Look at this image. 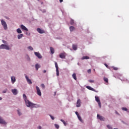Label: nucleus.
Instances as JSON below:
<instances>
[{
    "label": "nucleus",
    "mask_w": 129,
    "mask_h": 129,
    "mask_svg": "<svg viewBox=\"0 0 129 129\" xmlns=\"http://www.w3.org/2000/svg\"><path fill=\"white\" fill-rule=\"evenodd\" d=\"M23 98L27 107H34V106H35V104H33L27 99V96H26V94H23Z\"/></svg>",
    "instance_id": "1"
},
{
    "label": "nucleus",
    "mask_w": 129,
    "mask_h": 129,
    "mask_svg": "<svg viewBox=\"0 0 129 129\" xmlns=\"http://www.w3.org/2000/svg\"><path fill=\"white\" fill-rule=\"evenodd\" d=\"M95 100L97 102L100 108H101V102H100V99H99V97L97 96H95Z\"/></svg>",
    "instance_id": "2"
},
{
    "label": "nucleus",
    "mask_w": 129,
    "mask_h": 129,
    "mask_svg": "<svg viewBox=\"0 0 129 129\" xmlns=\"http://www.w3.org/2000/svg\"><path fill=\"white\" fill-rule=\"evenodd\" d=\"M2 49H5L6 50H10V47L9 45H7L6 44H2L0 45V50Z\"/></svg>",
    "instance_id": "3"
},
{
    "label": "nucleus",
    "mask_w": 129,
    "mask_h": 129,
    "mask_svg": "<svg viewBox=\"0 0 129 129\" xmlns=\"http://www.w3.org/2000/svg\"><path fill=\"white\" fill-rule=\"evenodd\" d=\"M2 25L3 26L4 30H7L8 29V26L7 25V23H6V21H4V20H2L1 21Z\"/></svg>",
    "instance_id": "4"
},
{
    "label": "nucleus",
    "mask_w": 129,
    "mask_h": 129,
    "mask_svg": "<svg viewBox=\"0 0 129 129\" xmlns=\"http://www.w3.org/2000/svg\"><path fill=\"white\" fill-rule=\"evenodd\" d=\"M55 67L56 68V76H59V67H58V63L57 62H54Z\"/></svg>",
    "instance_id": "5"
},
{
    "label": "nucleus",
    "mask_w": 129,
    "mask_h": 129,
    "mask_svg": "<svg viewBox=\"0 0 129 129\" xmlns=\"http://www.w3.org/2000/svg\"><path fill=\"white\" fill-rule=\"evenodd\" d=\"M36 88L37 94H38V95H39V96H42V92H41V90L40 89L39 87L36 86Z\"/></svg>",
    "instance_id": "6"
},
{
    "label": "nucleus",
    "mask_w": 129,
    "mask_h": 129,
    "mask_svg": "<svg viewBox=\"0 0 129 129\" xmlns=\"http://www.w3.org/2000/svg\"><path fill=\"white\" fill-rule=\"evenodd\" d=\"M34 54L35 56L37 57V58H38L39 59H42V55H41V54H40V53H39V52H35Z\"/></svg>",
    "instance_id": "7"
},
{
    "label": "nucleus",
    "mask_w": 129,
    "mask_h": 129,
    "mask_svg": "<svg viewBox=\"0 0 129 129\" xmlns=\"http://www.w3.org/2000/svg\"><path fill=\"white\" fill-rule=\"evenodd\" d=\"M77 107H80L81 106V100L80 99H79L77 101Z\"/></svg>",
    "instance_id": "8"
},
{
    "label": "nucleus",
    "mask_w": 129,
    "mask_h": 129,
    "mask_svg": "<svg viewBox=\"0 0 129 129\" xmlns=\"http://www.w3.org/2000/svg\"><path fill=\"white\" fill-rule=\"evenodd\" d=\"M97 117L98 119H100V120H101L102 121H104V117H102V116H100L99 114H97Z\"/></svg>",
    "instance_id": "9"
},
{
    "label": "nucleus",
    "mask_w": 129,
    "mask_h": 129,
    "mask_svg": "<svg viewBox=\"0 0 129 129\" xmlns=\"http://www.w3.org/2000/svg\"><path fill=\"white\" fill-rule=\"evenodd\" d=\"M37 31L39 34H44V33H45V31L42 30L41 28H37Z\"/></svg>",
    "instance_id": "10"
},
{
    "label": "nucleus",
    "mask_w": 129,
    "mask_h": 129,
    "mask_svg": "<svg viewBox=\"0 0 129 129\" xmlns=\"http://www.w3.org/2000/svg\"><path fill=\"white\" fill-rule=\"evenodd\" d=\"M25 78L28 84H32V81L31 80V79H29V77H28V76H26Z\"/></svg>",
    "instance_id": "11"
},
{
    "label": "nucleus",
    "mask_w": 129,
    "mask_h": 129,
    "mask_svg": "<svg viewBox=\"0 0 129 129\" xmlns=\"http://www.w3.org/2000/svg\"><path fill=\"white\" fill-rule=\"evenodd\" d=\"M12 92L14 95H17V94H18V90H17V89H12Z\"/></svg>",
    "instance_id": "12"
},
{
    "label": "nucleus",
    "mask_w": 129,
    "mask_h": 129,
    "mask_svg": "<svg viewBox=\"0 0 129 129\" xmlns=\"http://www.w3.org/2000/svg\"><path fill=\"white\" fill-rule=\"evenodd\" d=\"M21 29L23 30L24 31H29V30H28V28H27L25 26H24V25H21L20 26Z\"/></svg>",
    "instance_id": "13"
},
{
    "label": "nucleus",
    "mask_w": 129,
    "mask_h": 129,
    "mask_svg": "<svg viewBox=\"0 0 129 129\" xmlns=\"http://www.w3.org/2000/svg\"><path fill=\"white\" fill-rule=\"evenodd\" d=\"M59 57L61 59H65L66 56L65 55V53H61L59 54Z\"/></svg>",
    "instance_id": "14"
},
{
    "label": "nucleus",
    "mask_w": 129,
    "mask_h": 129,
    "mask_svg": "<svg viewBox=\"0 0 129 129\" xmlns=\"http://www.w3.org/2000/svg\"><path fill=\"white\" fill-rule=\"evenodd\" d=\"M11 82L12 84H14L16 82V77H11Z\"/></svg>",
    "instance_id": "15"
},
{
    "label": "nucleus",
    "mask_w": 129,
    "mask_h": 129,
    "mask_svg": "<svg viewBox=\"0 0 129 129\" xmlns=\"http://www.w3.org/2000/svg\"><path fill=\"white\" fill-rule=\"evenodd\" d=\"M35 67L36 70L38 71V70H39V68H40L41 66H40V64H39L38 63H36L35 66Z\"/></svg>",
    "instance_id": "16"
},
{
    "label": "nucleus",
    "mask_w": 129,
    "mask_h": 129,
    "mask_svg": "<svg viewBox=\"0 0 129 129\" xmlns=\"http://www.w3.org/2000/svg\"><path fill=\"white\" fill-rule=\"evenodd\" d=\"M86 88L89 89V90H91L92 91H95V90H94V89H93V88H92L90 86H87L86 87Z\"/></svg>",
    "instance_id": "17"
},
{
    "label": "nucleus",
    "mask_w": 129,
    "mask_h": 129,
    "mask_svg": "<svg viewBox=\"0 0 129 129\" xmlns=\"http://www.w3.org/2000/svg\"><path fill=\"white\" fill-rule=\"evenodd\" d=\"M0 123H2L3 124H7V122H6L2 118L0 117Z\"/></svg>",
    "instance_id": "18"
},
{
    "label": "nucleus",
    "mask_w": 129,
    "mask_h": 129,
    "mask_svg": "<svg viewBox=\"0 0 129 129\" xmlns=\"http://www.w3.org/2000/svg\"><path fill=\"white\" fill-rule=\"evenodd\" d=\"M50 50L51 54H54V53H55V49H54V48L50 47Z\"/></svg>",
    "instance_id": "19"
},
{
    "label": "nucleus",
    "mask_w": 129,
    "mask_h": 129,
    "mask_svg": "<svg viewBox=\"0 0 129 129\" xmlns=\"http://www.w3.org/2000/svg\"><path fill=\"white\" fill-rule=\"evenodd\" d=\"M89 57L88 56H83L82 58H81V60H87L88 59H89Z\"/></svg>",
    "instance_id": "20"
},
{
    "label": "nucleus",
    "mask_w": 129,
    "mask_h": 129,
    "mask_svg": "<svg viewBox=\"0 0 129 129\" xmlns=\"http://www.w3.org/2000/svg\"><path fill=\"white\" fill-rule=\"evenodd\" d=\"M73 50H75V51H76V50H77V45L75 44H73Z\"/></svg>",
    "instance_id": "21"
},
{
    "label": "nucleus",
    "mask_w": 129,
    "mask_h": 129,
    "mask_svg": "<svg viewBox=\"0 0 129 129\" xmlns=\"http://www.w3.org/2000/svg\"><path fill=\"white\" fill-rule=\"evenodd\" d=\"M70 30L71 32H73V31L75 30V27H74V26H71L70 27Z\"/></svg>",
    "instance_id": "22"
},
{
    "label": "nucleus",
    "mask_w": 129,
    "mask_h": 129,
    "mask_svg": "<svg viewBox=\"0 0 129 129\" xmlns=\"http://www.w3.org/2000/svg\"><path fill=\"white\" fill-rule=\"evenodd\" d=\"M72 77L74 78V79H75V80H77V78L76 77V73H74L72 75Z\"/></svg>",
    "instance_id": "23"
},
{
    "label": "nucleus",
    "mask_w": 129,
    "mask_h": 129,
    "mask_svg": "<svg viewBox=\"0 0 129 129\" xmlns=\"http://www.w3.org/2000/svg\"><path fill=\"white\" fill-rule=\"evenodd\" d=\"M23 36H24L23 35V34H19L17 37H18V39H21V38H23Z\"/></svg>",
    "instance_id": "24"
},
{
    "label": "nucleus",
    "mask_w": 129,
    "mask_h": 129,
    "mask_svg": "<svg viewBox=\"0 0 129 129\" xmlns=\"http://www.w3.org/2000/svg\"><path fill=\"white\" fill-rule=\"evenodd\" d=\"M17 32L18 34H22V30L20 28L17 29Z\"/></svg>",
    "instance_id": "25"
},
{
    "label": "nucleus",
    "mask_w": 129,
    "mask_h": 129,
    "mask_svg": "<svg viewBox=\"0 0 129 129\" xmlns=\"http://www.w3.org/2000/svg\"><path fill=\"white\" fill-rule=\"evenodd\" d=\"M104 81H105V82H106V83H108V79H107V78H104Z\"/></svg>",
    "instance_id": "26"
},
{
    "label": "nucleus",
    "mask_w": 129,
    "mask_h": 129,
    "mask_svg": "<svg viewBox=\"0 0 129 129\" xmlns=\"http://www.w3.org/2000/svg\"><path fill=\"white\" fill-rule=\"evenodd\" d=\"M60 121L62 122L63 124H64L65 126H66L67 123H66V122H65L64 120L61 119Z\"/></svg>",
    "instance_id": "27"
},
{
    "label": "nucleus",
    "mask_w": 129,
    "mask_h": 129,
    "mask_svg": "<svg viewBox=\"0 0 129 129\" xmlns=\"http://www.w3.org/2000/svg\"><path fill=\"white\" fill-rule=\"evenodd\" d=\"M78 118H79V120H80V121H81V122H83V120H82V118H81L80 115L78 116Z\"/></svg>",
    "instance_id": "28"
},
{
    "label": "nucleus",
    "mask_w": 129,
    "mask_h": 129,
    "mask_svg": "<svg viewBox=\"0 0 129 129\" xmlns=\"http://www.w3.org/2000/svg\"><path fill=\"white\" fill-rule=\"evenodd\" d=\"M70 24H71V25L73 26V25H74V20H71V21H70Z\"/></svg>",
    "instance_id": "29"
},
{
    "label": "nucleus",
    "mask_w": 129,
    "mask_h": 129,
    "mask_svg": "<svg viewBox=\"0 0 129 129\" xmlns=\"http://www.w3.org/2000/svg\"><path fill=\"white\" fill-rule=\"evenodd\" d=\"M28 49H29V50H30V51H33V50H34V49L33 48V47L32 46H29L28 47Z\"/></svg>",
    "instance_id": "30"
},
{
    "label": "nucleus",
    "mask_w": 129,
    "mask_h": 129,
    "mask_svg": "<svg viewBox=\"0 0 129 129\" xmlns=\"http://www.w3.org/2000/svg\"><path fill=\"white\" fill-rule=\"evenodd\" d=\"M112 68L113 69V70L117 71L118 70V68L114 67H112Z\"/></svg>",
    "instance_id": "31"
},
{
    "label": "nucleus",
    "mask_w": 129,
    "mask_h": 129,
    "mask_svg": "<svg viewBox=\"0 0 129 129\" xmlns=\"http://www.w3.org/2000/svg\"><path fill=\"white\" fill-rule=\"evenodd\" d=\"M54 126H55V127L56 128H57V129L59 128V125H58V124H54Z\"/></svg>",
    "instance_id": "32"
},
{
    "label": "nucleus",
    "mask_w": 129,
    "mask_h": 129,
    "mask_svg": "<svg viewBox=\"0 0 129 129\" xmlns=\"http://www.w3.org/2000/svg\"><path fill=\"white\" fill-rule=\"evenodd\" d=\"M107 127L108 129H112V127H111V126H110V125H107Z\"/></svg>",
    "instance_id": "33"
},
{
    "label": "nucleus",
    "mask_w": 129,
    "mask_h": 129,
    "mask_svg": "<svg viewBox=\"0 0 129 129\" xmlns=\"http://www.w3.org/2000/svg\"><path fill=\"white\" fill-rule=\"evenodd\" d=\"M122 109L123 110H124V111H127V108H125V107H122Z\"/></svg>",
    "instance_id": "34"
},
{
    "label": "nucleus",
    "mask_w": 129,
    "mask_h": 129,
    "mask_svg": "<svg viewBox=\"0 0 129 129\" xmlns=\"http://www.w3.org/2000/svg\"><path fill=\"white\" fill-rule=\"evenodd\" d=\"M41 86L42 88H43V89H45V85L44 84H42L41 85Z\"/></svg>",
    "instance_id": "35"
},
{
    "label": "nucleus",
    "mask_w": 129,
    "mask_h": 129,
    "mask_svg": "<svg viewBox=\"0 0 129 129\" xmlns=\"http://www.w3.org/2000/svg\"><path fill=\"white\" fill-rule=\"evenodd\" d=\"M89 82L90 83H93V82H94V80H89Z\"/></svg>",
    "instance_id": "36"
},
{
    "label": "nucleus",
    "mask_w": 129,
    "mask_h": 129,
    "mask_svg": "<svg viewBox=\"0 0 129 129\" xmlns=\"http://www.w3.org/2000/svg\"><path fill=\"white\" fill-rule=\"evenodd\" d=\"M50 116L51 119H52V120H54V119H55V118L53 116L50 115Z\"/></svg>",
    "instance_id": "37"
},
{
    "label": "nucleus",
    "mask_w": 129,
    "mask_h": 129,
    "mask_svg": "<svg viewBox=\"0 0 129 129\" xmlns=\"http://www.w3.org/2000/svg\"><path fill=\"white\" fill-rule=\"evenodd\" d=\"M18 113L19 114V115H21L22 114V113H21V112H20V110H18Z\"/></svg>",
    "instance_id": "38"
},
{
    "label": "nucleus",
    "mask_w": 129,
    "mask_h": 129,
    "mask_svg": "<svg viewBox=\"0 0 129 129\" xmlns=\"http://www.w3.org/2000/svg\"><path fill=\"white\" fill-rule=\"evenodd\" d=\"M87 72L88 73H91V69L88 70Z\"/></svg>",
    "instance_id": "39"
},
{
    "label": "nucleus",
    "mask_w": 129,
    "mask_h": 129,
    "mask_svg": "<svg viewBox=\"0 0 129 129\" xmlns=\"http://www.w3.org/2000/svg\"><path fill=\"white\" fill-rule=\"evenodd\" d=\"M3 93H7V89L3 91Z\"/></svg>",
    "instance_id": "40"
},
{
    "label": "nucleus",
    "mask_w": 129,
    "mask_h": 129,
    "mask_svg": "<svg viewBox=\"0 0 129 129\" xmlns=\"http://www.w3.org/2000/svg\"><path fill=\"white\" fill-rule=\"evenodd\" d=\"M76 115H77V116H79V113H78V112H76Z\"/></svg>",
    "instance_id": "41"
},
{
    "label": "nucleus",
    "mask_w": 129,
    "mask_h": 129,
    "mask_svg": "<svg viewBox=\"0 0 129 129\" xmlns=\"http://www.w3.org/2000/svg\"><path fill=\"white\" fill-rule=\"evenodd\" d=\"M104 65L107 68H108V65H107L106 63H105Z\"/></svg>",
    "instance_id": "42"
},
{
    "label": "nucleus",
    "mask_w": 129,
    "mask_h": 129,
    "mask_svg": "<svg viewBox=\"0 0 129 129\" xmlns=\"http://www.w3.org/2000/svg\"><path fill=\"white\" fill-rule=\"evenodd\" d=\"M3 42L4 43V44H6L7 43V41L3 40Z\"/></svg>",
    "instance_id": "43"
},
{
    "label": "nucleus",
    "mask_w": 129,
    "mask_h": 129,
    "mask_svg": "<svg viewBox=\"0 0 129 129\" xmlns=\"http://www.w3.org/2000/svg\"><path fill=\"white\" fill-rule=\"evenodd\" d=\"M38 128L41 129V128H42V127H41V126H39L38 127Z\"/></svg>",
    "instance_id": "44"
},
{
    "label": "nucleus",
    "mask_w": 129,
    "mask_h": 129,
    "mask_svg": "<svg viewBox=\"0 0 129 129\" xmlns=\"http://www.w3.org/2000/svg\"><path fill=\"white\" fill-rule=\"evenodd\" d=\"M59 3H63V0H59Z\"/></svg>",
    "instance_id": "45"
},
{
    "label": "nucleus",
    "mask_w": 129,
    "mask_h": 129,
    "mask_svg": "<svg viewBox=\"0 0 129 129\" xmlns=\"http://www.w3.org/2000/svg\"><path fill=\"white\" fill-rule=\"evenodd\" d=\"M46 70L43 71V73H46Z\"/></svg>",
    "instance_id": "46"
},
{
    "label": "nucleus",
    "mask_w": 129,
    "mask_h": 129,
    "mask_svg": "<svg viewBox=\"0 0 129 129\" xmlns=\"http://www.w3.org/2000/svg\"><path fill=\"white\" fill-rule=\"evenodd\" d=\"M3 100V98H2V97H0V100Z\"/></svg>",
    "instance_id": "47"
},
{
    "label": "nucleus",
    "mask_w": 129,
    "mask_h": 129,
    "mask_svg": "<svg viewBox=\"0 0 129 129\" xmlns=\"http://www.w3.org/2000/svg\"><path fill=\"white\" fill-rule=\"evenodd\" d=\"M114 129H118V128H114Z\"/></svg>",
    "instance_id": "48"
},
{
    "label": "nucleus",
    "mask_w": 129,
    "mask_h": 129,
    "mask_svg": "<svg viewBox=\"0 0 129 129\" xmlns=\"http://www.w3.org/2000/svg\"><path fill=\"white\" fill-rule=\"evenodd\" d=\"M55 95H56V92H55Z\"/></svg>",
    "instance_id": "49"
}]
</instances>
